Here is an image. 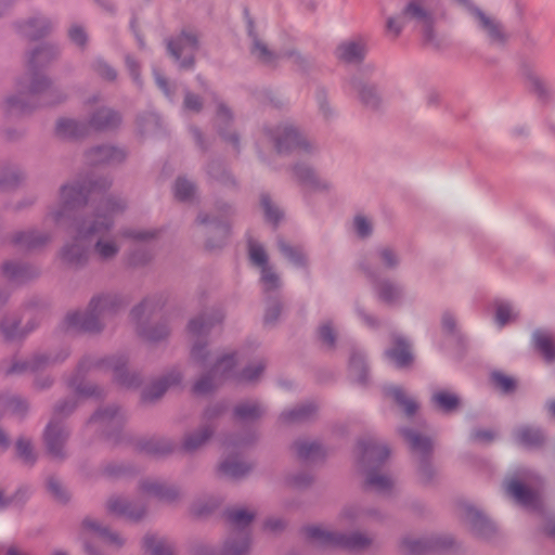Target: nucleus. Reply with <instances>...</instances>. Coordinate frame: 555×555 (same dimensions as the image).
I'll return each mask as SVG.
<instances>
[{
    "instance_id": "f257e3e1",
    "label": "nucleus",
    "mask_w": 555,
    "mask_h": 555,
    "mask_svg": "<svg viewBox=\"0 0 555 555\" xmlns=\"http://www.w3.org/2000/svg\"><path fill=\"white\" fill-rule=\"evenodd\" d=\"M111 185V179L100 177L62 186V206L53 214V220L59 225L70 221L67 231L75 233L74 243L64 245L61 250L63 262L72 266L86 263L93 237L107 233L114 224V217L125 210L124 199L105 195Z\"/></svg>"
},
{
    "instance_id": "f03ea898",
    "label": "nucleus",
    "mask_w": 555,
    "mask_h": 555,
    "mask_svg": "<svg viewBox=\"0 0 555 555\" xmlns=\"http://www.w3.org/2000/svg\"><path fill=\"white\" fill-rule=\"evenodd\" d=\"M57 54L59 50L51 44L31 51L27 73L17 81V94L7 98L4 102L9 114H27L37 107L54 105L64 100L51 80L42 74Z\"/></svg>"
},
{
    "instance_id": "7ed1b4c3",
    "label": "nucleus",
    "mask_w": 555,
    "mask_h": 555,
    "mask_svg": "<svg viewBox=\"0 0 555 555\" xmlns=\"http://www.w3.org/2000/svg\"><path fill=\"white\" fill-rule=\"evenodd\" d=\"M127 363L128 359L122 354L103 359L85 357L78 363L75 374L67 380V386L75 390L78 397L101 399L104 397L103 389L96 385L87 384L83 379L91 369L108 366L114 372L116 384L126 388H138L142 384V378L138 373H129Z\"/></svg>"
},
{
    "instance_id": "20e7f679",
    "label": "nucleus",
    "mask_w": 555,
    "mask_h": 555,
    "mask_svg": "<svg viewBox=\"0 0 555 555\" xmlns=\"http://www.w3.org/2000/svg\"><path fill=\"white\" fill-rule=\"evenodd\" d=\"M237 365V353L224 354L212 365V367L198 378L193 387L194 395L202 396L214 391L220 384L229 379L238 382H254L264 371V363L259 361L255 364L245 366L240 373L235 371Z\"/></svg>"
},
{
    "instance_id": "39448f33",
    "label": "nucleus",
    "mask_w": 555,
    "mask_h": 555,
    "mask_svg": "<svg viewBox=\"0 0 555 555\" xmlns=\"http://www.w3.org/2000/svg\"><path fill=\"white\" fill-rule=\"evenodd\" d=\"M128 304L118 294H103L94 296L85 312H69L63 326L68 331L81 333H98L102 330V320L109 314L116 313Z\"/></svg>"
},
{
    "instance_id": "423d86ee",
    "label": "nucleus",
    "mask_w": 555,
    "mask_h": 555,
    "mask_svg": "<svg viewBox=\"0 0 555 555\" xmlns=\"http://www.w3.org/2000/svg\"><path fill=\"white\" fill-rule=\"evenodd\" d=\"M408 21H414L416 26L420 27L425 44L435 48L439 47L434 29V16L431 12L424 8L420 0L409 1L398 16L389 17L386 23L387 31L392 34L393 38H397L405 27Z\"/></svg>"
},
{
    "instance_id": "0eeeda50",
    "label": "nucleus",
    "mask_w": 555,
    "mask_h": 555,
    "mask_svg": "<svg viewBox=\"0 0 555 555\" xmlns=\"http://www.w3.org/2000/svg\"><path fill=\"white\" fill-rule=\"evenodd\" d=\"M127 415L117 405H109L95 411L89 420V424L96 426L101 435L116 447H133V437L124 431Z\"/></svg>"
},
{
    "instance_id": "6e6552de",
    "label": "nucleus",
    "mask_w": 555,
    "mask_h": 555,
    "mask_svg": "<svg viewBox=\"0 0 555 555\" xmlns=\"http://www.w3.org/2000/svg\"><path fill=\"white\" fill-rule=\"evenodd\" d=\"M166 301L162 295L145 298L141 304L131 310V319L137 323L138 334L149 341H160L169 335L167 320H163L155 326L145 324L156 318L165 307Z\"/></svg>"
},
{
    "instance_id": "1a4fd4ad",
    "label": "nucleus",
    "mask_w": 555,
    "mask_h": 555,
    "mask_svg": "<svg viewBox=\"0 0 555 555\" xmlns=\"http://www.w3.org/2000/svg\"><path fill=\"white\" fill-rule=\"evenodd\" d=\"M267 134L280 154L310 152L311 150L309 142L291 125L279 126L275 130L268 129Z\"/></svg>"
},
{
    "instance_id": "9d476101",
    "label": "nucleus",
    "mask_w": 555,
    "mask_h": 555,
    "mask_svg": "<svg viewBox=\"0 0 555 555\" xmlns=\"http://www.w3.org/2000/svg\"><path fill=\"white\" fill-rule=\"evenodd\" d=\"M309 539L326 546H340L346 548H360L367 544V539L360 534L341 535L331 532L321 526H310L306 529Z\"/></svg>"
},
{
    "instance_id": "9b49d317",
    "label": "nucleus",
    "mask_w": 555,
    "mask_h": 555,
    "mask_svg": "<svg viewBox=\"0 0 555 555\" xmlns=\"http://www.w3.org/2000/svg\"><path fill=\"white\" fill-rule=\"evenodd\" d=\"M219 215L217 217L210 218L208 215L201 214L197 217V221L201 224H209L212 227L214 234L217 236V241L209 237L206 242V248L209 250H214L217 248H221L228 241L231 228L229 222V217L231 215V207L228 205H221L219 208Z\"/></svg>"
},
{
    "instance_id": "f8f14e48",
    "label": "nucleus",
    "mask_w": 555,
    "mask_h": 555,
    "mask_svg": "<svg viewBox=\"0 0 555 555\" xmlns=\"http://www.w3.org/2000/svg\"><path fill=\"white\" fill-rule=\"evenodd\" d=\"M248 253L249 259L255 264L261 268L260 282L266 294L276 291L280 287L279 275L273 271L272 267L268 263V255L264 248L257 242L248 238Z\"/></svg>"
},
{
    "instance_id": "ddd939ff",
    "label": "nucleus",
    "mask_w": 555,
    "mask_h": 555,
    "mask_svg": "<svg viewBox=\"0 0 555 555\" xmlns=\"http://www.w3.org/2000/svg\"><path fill=\"white\" fill-rule=\"evenodd\" d=\"M167 49L180 62V67L191 68L194 65L198 40L192 33L183 30L179 37L168 40Z\"/></svg>"
},
{
    "instance_id": "4468645a",
    "label": "nucleus",
    "mask_w": 555,
    "mask_h": 555,
    "mask_svg": "<svg viewBox=\"0 0 555 555\" xmlns=\"http://www.w3.org/2000/svg\"><path fill=\"white\" fill-rule=\"evenodd\" d=\"M69 352L67 350L62 351L57 357L53 359L47 354H35L28 361H14L12 365L7 370V374H21L25 372L36 373L52 363L65 360Z\"/></svg>"
},
{
    "instance_id": "2eb2a0df",
    "label": "nucleus",
    "mask_w": 555,
    "mask_h": 555,
    "mask_svg": "<svg viewBox=\"0 0 555 555\" xmlns=\"http://www.w3.org/2000/svg\"><path fill=\"white\" fill-rule=\"evenodd\" d=\"M512 438L519 447L535 449L544 443L545 433L538 425L521 424L513 429Z\"/></svg>"
},
{
    "instance_id": "dca6fc26",
    "label": "nucleus",
    "mask_w": 555,
    "mask_h": 555,
    "mask_svg": "<svg viewBox=\"0 0 555 555\" xmlns=\"http://www.w3.org/2000/svg\"><path fill=\"white\" fill-rule=\"evenodd\" d=\"M86 158L92 166L113 165L121 163L126 158V152L113 145H98L86 153Z\"/></svg>"
},
{
    "instance_id": "f3484780",
    "label": "nucleus",
    "mask_w": 555,
    "mask_h": 555,
    "mask_svg": "<svg viewBox=\"0 0 555 555\" xmlns=\"http://www.w3.org/2000/svg\"><path fill=\"white\" fill-rule=\"evenodd\" d=\"M181 380V372L178 370H171L165 376L153 382L149 387L143 389L141 395L142 400L144 402L155 401L163 397L169 387L179 385Z\"/></svg>"
},
{
    "instance_id": "a211bd4d",
    "label": "nucleus",
    "mask_w": 555,
    "mask_h": 555,
    "mask_svg": "<svg viewBox=\"0 0 555 555\" xmlns=\"http://www.w3.org/2000/svg\"><path fill=\"white\" fill-rule=\"evenodd\" d=\"M224 319V313L221 309H214L209 313H203L189 322V333L196 337L206 336L214 326L221 324Z\"/></svg>"
},
{
    "instance_id": "6ab92c4d",
    "label": "nucleus",
    "mask_w": 555,
    "mask_h": 555,
    "mask_svg": "<svg viewBox=\"0 0 555 555\" xmlns=\"http://www.w3.org/2000/svg\"><path fill=\"white\" fill-rule=\"evenodd\" d=\"M28 410V403L21 397L1 395L0 396V416L7 413L23 416ZM10 441L7 435L0 429V448L7 449Z\"/></svg>"
},
{
    "instance_id": "aec40b11",
    "label": "nucleus",
    "mask_w": 555,
    "mask_h": 555,
    "mask_svg": "<svg viewBox=\"0 0 555 555\" xmlns=\"http://www.w3.org/2000/svg\"><path fill=\"white\" fill-rule=\"evenodd\" d=\"M462 4H464L469 12L474 15V17L478 21L479 27L483 29L491 41L493 42H503L505 37L501 29L500 24L495 21L487 16L479 8L475 7L470 3L469 0H457Z\"/></svg>"
},
{
    "instance_id": "412c9836",
    "label": "nucleus",
    "mask_w": 555,
    "mask_h": 555,
    "mask_svg": "<svg viewBox=\"0 0 555 555\" xmlns=\"http://www.w3.org/2000/svg\"><path fill=\"white\" fill-rule=\"evenodd\" d=\"M90 129L108 131L116 129L121 122L120 114L109 107H101L93 112L89 118Z\"/></svg>"
},
{
    "instance_id": "4be33fe9",
    "label": "nucleus",
    "mask_w": 555,
    "mask_h": 555,
    "mask_svg": "<svg viewBox=\"0 0 555 555\" xmlns=\"http://www.w3.org/2000/svg\"><path fill=\"white\" fill-rule=\"evenodd\" d=\"M17 31L29 40H38L47 36L52 29L51 22L46 17H31L16 24Z\"/></svg>"
},
{
    "instance_id": "5701e85b",
    "label": "nucleus",
    "mask_w": 555,
    "mask_h": 555,
    "mask_svg": "<svg viewBox=\"0 0 555 555\" xmlns=\"http://www.w3.org/2000/svg\"><path fill=\"white\" fill-rule=\"evenodd\" d=\"M51 235L36 230L16 232L11 243L25 250H34L50 242Z\"/></svg>"
},
{
    "instance_id": "b1692460",
    "label": "nucleus",
    "mask_w": 555,
    "mask_h": 555,
    "mask_svg": "<svg viewBox=\"0 0 555 555\" xmlns=\"http://www.w3.org/2000/svg\"><path fill=\"white\" fill-rule=\"evenodd\" d=\"M385 356L399 369L409 366L413 360L410 344L401 336L393 338V346L385 351Z\"/></svg>"
},
{
    "instance_id": "393cba45",
    "label": "nucleus",
    "mask_w": 555,
    "mask_h": 555,
    "mask_svg": "<svg viewBox=\"0 0 555 555\" xmlns=\"http://www.w3.org/2000/svg\"><path fill=\"white\" fill-rule=\"evenodd\" d=\"M39 273L38 269L22 262L7 261L2 264V274L10 282L24 283Z\"/></svg>"
},
{
    "instance_id": "a878e982",
    "label": "nucleus",
    "mask_w": 555,
    "mask_h": 555,
    "mask_svg": "<svg viewBox=\"0 0 555 555\" xmlns=\"http://www.w3.org/2000/svg\"><path fill=\"white\" fill-rule=\"evenodd\" d=\"M89 129V122L72 118H60L56 122L55 132L60 138L76 140L88 135Z\"/></svg>"
},
{
    "instance_id": "bb28decb",
    "label": "nucleus",
    "mask_w": 555,
    "mask_h": 555,
    "mask_svg": "<svg viewBox=\"0 0 555 555\" xmlns=\"http://www.w3.org/2000/svg\"><path fill=\"white\" fill-rule=\"evenodd\" d=\"M366 54V44L363 39L341 42L336 49V55L346 63H360Z\"/></svg>"
},
{
    "instance_id": "cd10ccee",
    "label": "nucleus",
    "mask_w": 555,
    "mask_h": 555,
    "mask_svg": "<svg viewBox=\"0 0 555 555\" xmlns=\"http://www.w3.org/2000/svg\"><path fill=\"white\" fill-rule=\"evenodd\" d=\"M66 438L67 433L61 422L52 420L48 423L43 433L47 451H62Z\"/></svg>"
},
{
    "instance_id": "c85d7f7f",
    "label": "nucleus",
    "mask_w": 555,
    "mask_h": 555,
    "mask_svg": "<svg viewBox=\"0 0 555 555\" xmlns=\"http://www.w3.org/2000/svg\"><path fill=\"white\" fill-rule=\"evenodd\" d=\"M505 491L517 503L527 507L535 506L539 500L535 492L529 490L521 482L515 479L506 480Z\"/></svg>"
},
{
    "instance_id": "c756f323",
    "label": "nucleus",
    "mask_w": 555,
    "mask_h": 555,
    "mask_svg": "<svg viewBox=\"0 0 555 555\" xmlns=\"http://www.w3.org/2000/svg\"><path fill=\"white\" fill-rule=\"evenodd\" d=\"M244 12L247 17L248 35L253 38L251 54H254L262 63H264L267 65H273L275 60L279 57V55H276L272 51H270L268 49V47L257 38V36L255 34L254 22L248 16L247 9H245Z\"/></svg>"
},
{
    "instance_id": "7c9ffc66",
    "label": "nucleus",
    "mask_w": 555,
    "mask_h": 555,
    "mask_svg": "<svg viewBox=\"0 0 555 555\" xmlns=\"http://www.w3.org/2000/svg\"><path fill=\"white\" fill-rule=\"evenodd\" d=\"M36 323H28L26 330L20 328V319L16 317H4L0 323V331L8 341L24 338L29 332L36 328Z\"/></svg>"
},
{
    "instance_id": "2f4dec72",
    "label": "nucleus",
    "mask_w": 555,
    "mask_h": 555,
    "mask_svg": "<svg viewBox=\"0 0 555 555\" xmlns=\"http://www.w3.org/2000/svg\"><path fill=\"white\" fill-rule=\"evenodd\" d=\"M317 412V406L312 402L302 403L283 411L280 414V421L285 424L301 423L310 420Z\"/></svg>"
},
{
    "instance_id": "473e14b6",
    "label": "nucleus",
    "mask_w": 555,
    "mask_h": 555,
    "mask_svg": "<svg viewBox=\"0 0 555 555\" xmlns=\"http://www.w3.org/2000/svg\"><path fill=\"white\" fill-rule=\"evenodd\" d=\"M219 469L224 476L238 478L249 472L250 465L242 459L241 453H230Z\"/></svg>"
},
{
    "instance_id": "72a5a7b5",
    "label": "nucleus",
    "mask_w": 555,
    "mask_h": 555,
    "mask_svg": "<svg viewBox=\"0 0 555 555\" xmlns=\"http://www.w3.org/2000/svg\"><path fill=\"white\" fill-rule=\"evenodd\" d=\"M294 173L298 182L305 188L312 190H325L328 186L325 181H322L315 175L312 168L305 164H297L294 167Z\"/></svg>"
},
{
    "instance_id": "f704fd0d",
    "label": "nucleus",
    "mask_w": 555,
    "mask_h": 555,
    "mask_svg": "<svg viewBox=\"0 0 555 555\" xmlns=\"http://www.w3.org/2000/svg\"><path fill=\"white\" fill-rule=\"evenodd\" d=\"M433 405L442 413H452L460 406V398L446 389H438L431 395Z\"/></svg>"
},
{
    "instance_id": "c9c22d12",
    "label": "nucleus",
    "mask_w": 555,
    "mask_h": 555,
    "mask_svg": "<svg viewBox=\"0 0 555 555\" xmlns=\"http://www.w3.org/2000/svg\"><path fill=\"white\" fill-rule=\"evenodd\" d=\"M384 393L391 397L395 402L404 410L408 416H413L416 413L418 409L417 402L409 398L401 387L393 385L385 386Z\"/></svg>"
},
{
    "instance_id": "e433bc0d",
    "label": "nucleus",
    "mask_w": 555,
    "mask_h": 555,
    "mask_svg": "<svg viewBox=\"0 0 555 555\" xmlns=\"http://www.w3.org/2000/svg\"><path fill=\"white\" fill-rule=\"evenodd\" d=\"M233 413L236 420L249 422L260 418L266 413V409L257 401H246L238 403Z\"/></svg>"
},
{
    "instance_id": "4c0bfd02",
    "label": "nucleus",
    "mask_w": 555,
    "mask_h": 555,
    "mask_svg": "<svg viewBox=\"0 0 555 555\" xmlns=\"http://www.w3.org/2000/svg\"><path fill=\"white\" fill-rule=\"evenodd\" d=\"M350 89L359 94L360 101L367 107L375 108L379 103V95L373 86H369L358 79H352L349 82Z\"/></svg>"
},
{
    "instance_id": "58836bf2",
    "label": "nucleus",
    "mask_w": 555,
    "mask_h": 555,
    "mask_svg": "<svg viewBox=\"0 0 555 555\" xmlns=\"http://www.w3.org/2000/svg\"><path fill=\"white\" fill-rule=\"evenodd\" d=\"M533 340L535 348L545 361L552 362L555 360V344L547 331L537 330L533 333Z\"/></svg>"
},
{
    "instance_id": "ea45409f",
    "label": "nucleus",
    "mask_w": 555,
    "mask_h": 555,
    "mask_svg": "<svg viewBox=\"0 0 555 555\" xmlns=\"http://www.w3.org/2000/svg\"><path fill=\"white\" fill-rule=\"evenodd\" d=\"M233 119V115L231 111L223 104H217V121L219 125V133L220 135L228 142H230L233 147L238 152L240 151V139L236 133L227 134L225 131L221 127V122L229 125Z\"/></svg>"
},
{
    "instance_id": "a19ab883",
    "label": "nucleus",
    "mask_w": 555,
    "mask_h": 555,
    "mask_svg": "<svg viewBox=\"0 0 555 555\" xmlns=\"http://www.w3.org/2000/svg\"><path fill=\"white\" fill-rule=\"evenodd\" d=\"M375 289L378 298L387 305H395L399 302L402 297V288L389 281L376 283Z\"/></svg>"
},
{
    "instance_id": "79ce46f5",
    "label": "nucleus",
    "mask_w": 555,
    "mask_h": 555,
    "mask_svg": "<svg viewBox=\"0 0 555 555\" xmlns=\"http://www.w3.org/2000/svg\"><path fill=\"white\" fill-rule=\"evenodd\" d=\"M403 439L409 443L412 451H433V441L430 438L420 434L411 428H403L401 430Z\"/></svg>"
},
{
    "instance_id": "37998d69",
    "label": "nucleus",
    "mask_w": 555,
    "mask_h": 555,
    "mask_svg": "<svg viewBox=\"0 0 555 555\" xmlns=\"http://www.w3.org/2000/svg\"><path fill=\"white\" fill-rule=\"evenodd\" d=\"M349 370L359 384L367 382V365L364 354L359 350H353L349 360Z\"/></svg>"
},
{
    "instance_id": "c03bdc74",
    "label": "nucleus",
    "mask_w": 555,
    "mask_h": 555,
    "mask_svg": "<svg viewBox=\"0 0 555 555\" xmlns=\"http://www.w3.org/2000/svg\"><path fill=\"white\" fill-rule=\"evenodd\" d=\"M212 436V429L204 426L198 430L190 433L185 436L182 451H195L202 447Z\"/></svg>"
},
{
    "instance_id": "a18cd8bd",
    "label": "nucleus",
    "mask_w": 555,
    "mask_h": 555,
    "mask_svg": "<svg viewBox=\"0 0 555 555\" xmlns=\"http://www.w3.org/2000/svg\"><path fill=\"white\" fill-rule=\"evenodd\" d=\"M83 528L96 533L99 539L104 543L117 546L121 545V539L117 533H113L106 528L101 527L100 524L93 519H86L83 521Z\"/></svg>"
},
{
    "instance_id": "49530a36",
    "label": "nucleus",
    "mask_w": 555,
    "mask_h": 555,
    "mask_svg": "<svg viewBox=\"0 0 555 555\" xmlns=\"http://www.w3.org/2000/svg\"><path fill=\"white\" fill-rule=\"evenodd\" d=\"M254 513L244 508H233L228 512V520L235 530H243L254 519Z\"/></svg>"
},
{
    "instance_id": "de8ad7c7",
    "label": "nucleus",
    "mask_w": 555,
    "mask_h": 555,
    "mask_svg": "<svg viewBox=\"0 0 555 555\" xmlns=\"http://www.w3.org/2000/svg\"><path fill=\"white\" fill-rule=\"evenodd\" d=\"M144 547L151 555H172L171 545L166 540L155 535L144 538Z\"/></svg>"
},
{
    "instance_id": "09e8293b",
    "label": "nucleus",
    "mask_w": 555,
    "mask_h": 555,
    "mask_svg": "<svg viewBox=\"0 0 555 555\" xmlns=\"http://www.w3.org/2000/svg\"><path fill=\"white\" fill-rule=\"evenodd\" d=\"M281 253L296 267H306L307 259L300 247H295L286 244L284 241H279Z\"/></svg>"
},
{
    "instance_id": "8fccbe9b",
    "label": "nucleus",
    "mask_w": 555,
    "mask_h": 555,
    "mask_svg": "<svg viewBox=\"0 0 555 555\" xmlns=\"http://www.w3.org/2000/svg\"><path fill=\"white\" fill-rule=\"evenodd\" d=\"M107 507L109 512L118 515H125L129 518L138 519L142 515L141 513H134L130 504L120 498H113L108 501Z\"/></svg>"
},
{
    "instance_id": "3c124183",
    "label": "nucleus",
    "mask_w": 555,
    "mask_h": 555,
    "mask_svg": "<svg viewBox=\"0 0 555 555\" xmlns=\"http://www.w3.org/2000/svg\"><path fill=\"white\" fill-rule=\"evenodd\" d=\"M195 193V185L185 178H178L175 183L173 194L180 202H186L192 198Z\"/></svg>"
},
{
    "instance_id": "603ef678",
    "label": "nucleus",
    "mask_w": 555,
    "mask_h": 555,
    "mask_svg": "<svg viewBox=\"0 0 555 555\" xmlns=\"http://www.w3.org/2000/svg\"><path fill=\"white\" fill-rule=\"evenodd\" d=\"M23 178L22 172L17 169H3L0 173V190H9L17 186Z\"/></svg>"
},
{
    "instance_id": "864d4df0",
    "label": "nucleus",
    "mask_w": 555,
    "mask_h": 555,
    "mask_svg": "<svg viewBox=\"0 0 555 555\" xmlns=\"http://www.w3.org/2000/svg\"><path fill=\"white\" fill-rule=\"evenodd\" d=\"M260 203L263 208L267 221L272 223L273 225H276L282 218L281 210L272 204L271 198L268 194L261 195Z\"/></svg>"
},
{
    "instance_id": "5fc2aeb1",
    "label": "nucleus",
    "mask_w": 555,
    "mask_h": 555,
    "mask_svg": "<svg viewBox=\"0 0 555 555\" xmlns=\"http://www.w3.org/2000/svg\"><path fill=\"white\" fill-rule=\"evenodd\" d=\"M292 451H325V448L320 439L299 438L293 443Z\"/></svg>"
},
{
    "instance_id": "6e6d98bb",
    "label": "nucleus",
    "mask_w": 555,
    "mask_h": 555,
    "mask_svg": "<svg viewBox=\"0 0 555 555\" xmlns=\"http://www.w3.org/2000/svg\"><path fill=\"white\" fill-rule=\"evenodd\" d=\"M92 69L103 79L114 81L117 78V72L102 59H96L92 63Z\"/></svg>"
},
{
    "instance_id": "4d7b16f0",
    "label": "nucleus",
    "mask_w": 555,
    "mask_h": 555,
    "mask_svg": "<svg viewBox=\"0 0 555 555\" xmlns=\"http://www.w3.org/2000/svg\"><path fill=\"white\" fill-rule=\"evenodd\" d=\"M366 483L373 489L385 491L390 488L391 480L379 472L372 470L367 474Z\"/></svg>"
},
{
    "instance_id": "13d9d810",
    "label": "nucleus",
    "mask_w": 555,
    "mask_h": 555,
    "mask_svg": "<svg viewBox=\"0 0 555 555\" xmlns=\"http://www.w3.org/2000/svg\"><path fill=\"white\" fill-rule=\"evenodd\" d=\"M491 380L493 385L501 389L504 393L512 392L516 387V383L512 377H508L500 372H493L491 374Z\"/></svg>"
},
{
    "instance_id": "bf43d9fd",
    "label": "nucleus",
    "mask_w": 555,
    "mask_h": 555,
    "mask_svg": "<svg viewBox=\"0 0 555 555\" xmlns=\"http://www.w3.org/2000/svg\"><path fill=\"white\" fill-rule=\"evenodd\" d=\"M94 248H95L96 254L102 259H109V258L114 257L119 250V247L117 246L116 243L111 242V241H102V240L96 241Z\"/></svg>"
},
{
    "instance_id": "052dcab7",
    "label": "nucleus",
    "mask_w": 555,
    "mask_h": 555,
    "mask_svg": "<svg viewBox=\"0 0 555 555\" xmlns=\"http://www.w3.org/2000/svg\"><path fill=\"white\" fill-rule=\"evenodd\" d=\"M191 358L199 366L204 367L209 358L206 343L196 341L191 349Z\"/></svg>"
},
{
    "instance_id": "680f3d73",
    "label": "nucleus",
    "mask_w": 555,
    "mask_h": 555,
    "mask_svg": "<svg viewBox=\"0 0 555 555\" xmlns=\"http://www.w3.org/2000/svg\"><path fill=\"white\" fill-rule=\"evenodd\" d=\"M498 437L496 430L492 428H475L470 431L469 439L479 443H489Z\"/></svg>"
},
{
    "instance_id": "e2e57ef3",
    "label": "nucleus",
    "mask_w": 555,
    "mask_h": 555,
    "mask_svg": "<svg viewBox=\"0 0 555 555\" xmlns=\"http://www.w3.org/2000/svg\"><path fill=\"white\" fill-rule=\"evenodd\" d=\"M513 318V308L508 302L502 301L496 305L495 322L503 327Z\"/></svg>"
},
{
    "instance_id": "0e129e2a",
    "label": "nucleus",
    "mask_w": 555,
    "mask_h": 555,
    "mask_svg": "<svg viewBox=\"0 0 555 555\" xmlns=\"http://www.w3.org/2000/svg\"><path fill=\"white\" fill-rule=\"evenodd\" d=\"M138 122L142 132L152 131L160 127V117L154 112H149L144 116H140Z\"/></svg>"
},
{
    "instance_id": "69168bd1",
    "label": "nucleus",
    "mask_w": 555,
    "mask_h": 555,
    "mask_svg": "<svg viewBox=\"0 0 555 555\" xmlns=\"http://www.w3.org/2000/svg\"><path fill=\"white\" fill-rule=\"evenodd\" d=\"M318 336L320 340L328 348H334L336 343V335L330 322L319 326Z\"/></svg>"
},
{
    "instance_id": "338daca9",
    "label": "nucleus",
    "mask_w": 555,
    "mask_h": 555,
    "mask_svg": "<svg viewBox=\"0 0 555 555\" xmlns=\"http://www.w3.org/2000/svg\"><path fill=\"white\" fill-rule=\"evenodd\" d=\"M121 235L138 242L147 243L150 240L155 237L156 231L125 229L121 231Z\"/></svg>"
},
{
    "instance_id": "774afa93",
    "label": "nucleus",
    "mask_w": 555,
    "mask_h": 555,
    "mask_svg": "<svg viewBox=\"0 0 555 555\" xmlns=\"http://www.w3.org/2000/svg\"><path fill=\"white\" fill-rule=\"evenodd\" d=\"M207 172L211 178H214L218 181H221L223 183H225L227 181H229L231 179L230 175L225 171V169L223 168V166L220 162L210 163L208 165Z\"/></svg>"
}]
</instances>
